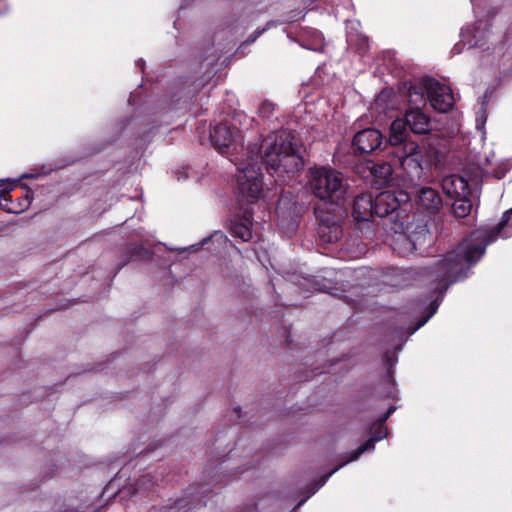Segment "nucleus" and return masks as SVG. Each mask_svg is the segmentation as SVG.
I'll return each instance as SVG.
<instances>
[{"label":"nucleus","instance_id":"obj_1","mask_svg":"<svg viewBox=\"0 0 512 512\" xmlns=\"http://www.w3.org/2000/svg\"><path fill=\"white\" fill-rule=\"evenodd\" d=\"M304 146L298 134L289 129H281L258 137L247 146L246 161L236 163L239 172L237 185L240 198L238 210L230 222L233 237L249 242L253 238V211H243V198L250 203L256 202L263 191L262 167L271 174L294 175L303 170Z\"/></svg>","mask_w":512,"mask_h":512},{"label":"nucleus","instance_id":"obj_2","mask_svg":"<svg viewBox=\"0 0 512 512\" xmlns=\"http://www.w3.org/2000/svg\"><path fill=\"white\" fill-rule=\"evenodd\" d=\"M507 221L503 218L488 237L463 240L454 250L447 252L443 259L429 268V275L436 282L434 293L437 296L430 301L429 312L419 320L414 330L423 326L437 312L446 291L453 283L468 277L470 267L480 260L486 247L501 232Z\"/></svg>","mask_w":512,"mask_h":512},{"label":"nucleus","instance_id":"obj_3","mask_svg":"<svg viewBox=\"0 0 512 512\" xmlns=\"http://www.w3.org/2000/svg\"><path fill=\"white\" fill-rule=\"evenodd\" d=\"M407 127L414 134H426L431 130L430 119L416 106L405 113L403 120H394L390 126L388 154L409 177L420 179L424 173L423 164L426 162V153L407 134Z\"/></svg>","mask_w":512,"mask_h":512},{"label":"nucleus","instance_id":"obj_4","mask_svg":"<svg viewBox=\"0 0 512 512\" xmlns=\"http://www.w3.org/2000/svg\"><path fill=\"white\" fill-rule=\"evenodd\" d=\"M410 195L404 190L382 191L374 196V213L379 218H389L395 225L394 230L403 232V241L409 245V250H417L430 245V232L427 223L423 221L413 229L409 221L411 209Z\"/></svg>","mask_w":512,"mask_h":512},{"label":"nucleus","instance_id":"obj_5","mask_svg":"<svg viewBox=\"0 0 512 512\" xmlns=\"http://www.w3.org/2000/svg\"><path fill=\"white\" fill-rule=\"evenodd\" d=\"M308 185L316 198L331 204L338 205L346 193L342 174L330 167L310 168Z\"/></svg>","mask_w":512,"mask_h":512},{"label":"nucleus","instance_id":"obj_6","mask_svg":"<svg viewBox=\"0 0 512 512\" xmlns=\"http://www.w3.org/2000/svg\"><path fill=\"white\" fill-rule=\"evenodd\" d=\"M357 173L367 184L380 189L392 180V164L387 161L365 160L354 167Z\"/></svg>","mask_w":512,"mask_h":512},{"label":"nucleus","instance_id":"obj_7","mask_svg":"<svg viewBox=\"0 0 512 512\" xmlns=\"http://www.w3.org/2000/svg\"><path fill=\"white\" fill-rule=\"evenodd\" d=\"M384 136L376 128H365L358 131L351 141V152L354 156L365 157L382 150Z\"/></svg>","mask_w":512,"mask_h":512},{"label":"nucleus","instance_id":"obj_8","mask_svg":"<svg viewBox=\"0 0 512 512\" xmlns=\"http://www.w3.org/2000/svg\"><path fill=\"white\" fill-rule=\"evenodd\" d=\"M426 95L431 106L442 113L448 112L454 106L455 99L452 89L431 77L424 80Z\"/></svg>","mask_w":512,"mask_h":512},{"label":"nucleus","instance_id":"obj_9","mask_svg":"<svg viewBox=\"0 0 512 512\" xmlns=\"http://www.w3.org/2000/svg\"><path fill=\"white\" fill-rule=\"evenodd\" d=\"M239 134L240 130L236 126L221 122L210 129L208 140L220 154L226 155L236 148Z\"/></svg>","mask_w":512,"mask_h":512},{"label":"nucleus","instance_id":"obj_10","mask_svg":"<svg viewBox=\"0 0 512 512\" xmlns=\"http://www.w3.org/2000/svg\"><path fill=\"white\" fill-rule=\"evenodd\" d=\"M395 410V406H390L381 417L372 423L370 427L371 438L366 440L362 445H360L351 453L350 460H357L362 453L374 449L375 442L380 441L386 437L387 429L385 427V422L390 417V415L395 412Z\"/></svg>","mask_w":512,"mask_h":512},{"label":"nucleus","instance_id":"obj_11","mask_svg":"<svg viewBox=\"0 0 512 512\" xmlns=\"http://www.w3.org/2000/svg\"><path fill=\"white\" fill-rule=\"evenodd\" d=\"M415 203L418 211L426 213L429 216L438 213L443 205L442 197L439 192L427 186H423L417 190Z\"/></svg>","mask_w":512,"mask_h":512},{"label":"nucleus","instance_id":"obj_12","mask_svg":"<svg viewBox=\"0 0 512 512\" xmlns=\"http://www.w3.org/2000/svg\"><path fill=\"white\" fill-rule=\"evenodd\" d=\"M352 216L357 223L368 222L376 216L374 196L371 193H361L354 198Z\"/></svg>","mask_w":512,"mask_h":512},{"label":"nucleus","instance_id":"obj_13","mask_svg":"<svg viewBox=\"0 0 512 512\" xmlns=\"http://www.w3.org/2000/svg\"><path fill=\"white\" fill-rule=\"evenodd\" d=\"M383 364L386 368V374L382 378L381 384L385 390L382 392L384 398L395 399V379H394V366L396 365L398 358L396 352L387 350L384 352L382 357Z\"/></svg>","mask_w":512,"mask_h":512},{"label":"nucleus","instance_id":"obj_14","mask_svg":"<svg viewBox=\"0 0 512 512\" xmlns=\"http://www.w3.org/2000/svg\"><path fill=\"white\" fill-rule=\"evenodd\" d=\"M441 187L443 192L453 199L471 194L467 180L458 174L445 176L441 181Z\"/></svg>","mask_w":512,"mask_h":512},{"label":"nucleus","instance_id":"obj_15","mask_svg":"<svg viewBox=\"0 0 512 512\" xmlns=\"http://www.w3.org/2000/svg\"><path fill=\"white\" fill-rule=\"evenodd\" d=\"M317 233L324 243H335L342 237V227L335 221L331 220L329 216L320 217Z\"/></svg>","mask_w":512,"mask_h":512},{"label":"nucleus","instance_id":"obj_16","mask_svg":"<svg viewBox=\"0 0 512 512\" xmlns=\"http://www.w3.org/2000/svg\"><path fill=\"white\" fill-rule=\"evenodd\" d=\"M228 238L222 231H216L199 243H194V253L207 250L213 254H220L226 248Z\"/></svg>","mask_w":512,"mask_h":512},{"label":"nucleus","instance_id":"obj_17","mask_svg":"<svg viewBox=\"0 0 512 512\" xmlns=\"http://www.w3.org/2000/svg\"><path fill=\"white\" fill-rule=\"evenodd\" d=\"M151 257V253L148 249L138 244H131L127 247L125 253L122 256V266L127 265L131 261L146 260Z\"/></svg>","mask_w":512,"mask_h":512},{"label":"nucleus","instance_id":"obj_18","mask_svg":"<svg viewBox=\"0 0 512 512\" xmlns=\"http://www.w3.org/2000/svg\"><path fill=\"white\" fill-rule=\"evenodd\" d=\"M472 208L473 205L470 196H462L454 199V202L452 203V213L457 219L469 217L472 212Z\"/></svg>","mask_w":512,"mask_h":512},{"label":"nucleus","instance_id":"obj_19","mask_svg":"<svg viewBox=\"0 0 512 512\" xmlns=\"http://www.w3.org/2000/svg\"><path fill=\"white\" fill-rule=\"evenodd\" d=\"M425 79H426V77L422 79V81L419 85H416V84L410 85V87L408 89L409 102L415 103L416 105L425 102V100H424V94L426 93V89L424 87Z\"/></svg>","mask_w":512,"mask_h":512},{"label":"nucleus","instance_id":"obj_20","mask_svg":"<svg viewBox=\"0 0 512 512\" xmlns=\"http://www.w3.org/2000/svg\"><path fill=\"white\" fill-rule=\"evenodd\" d=\"M275 110L274 104L269 100H264L259 108H258V115L261 118H270Z\"/></svg>","mask_w":512,"mask_h":512},{"label":"nucleus","instance_id":"obj_21","mask_svg":"<svg viewBox=\"0 0 512 512\" xmlns=\"http://www.w3.org/2000/svg\"><path fill=\"white\" fill-rule=\"evenodd\" d=\"M136 490H143V491H146V490H149L153 485H154V481H153V476L151 474H145L143 476H141L137 481H136Z\"/></svg>","mask_w":512,"mask_h":512},{"label":"nucleus","instance_id":"obj_22","mask_svg":"<svg viewBox=\"0 0 512 512\" xmlns=\"http://www.w3.org/2000/svg\"><path fill=\"white\" fill-rule=\"evenodd\" d=\"M187 503L185 500H178L174 506L161 508L158 512H188Z\"/></svg>","mask_w":512,"mask_h":512},{"label":"nucleus","instance_id":"obj_23","mask_svg":"<svg viewBox=\"0 0 512 512\" xmlns=\"http://www.w3.org/2000/svg\"><path fill=\"white\" fill-rule=\"evenodd\" d=\"M8 196H9V194H8V192H7L6 190H1V191H0V206H1L2 208H4V209H6V205H4V204L2 203V199H4L5 201H7V200H8Z\"/></svg>","mask_w":512,"mask_h":512},{"label":"nucleus","instance_id":"obj_24","mask_svg":"<svg viewBox=\"0 0 512 512\" xmlns=\"http://www.w3.org/2000/svg\"><path fill=\"white\" fill-rule=\"evenodd\" d=\"M339 467H336L335 469H333L330 473L326 474V475H323L321 478H320V486L324 485L326 483V481L328 480V478L331 476L332 473H334Z\"/></svg>","mask_w":512,"mask_h":512},{"label":"nucleus","instance_id":"obj_25","mask_svg":"<svg viewBox=\"0 0 512 512\" xmlns=\"http://www.w3.org/2000/svg\"><path fill=\"white\" fill-rule=\"evenodd\" d=\"M256 37L254 36V34L252 33L251 35H249V37L244 41V45H250L252 43H254L256 41Z\"/></svg>","mask_w":512,"mask_h":512},{"label":"nucleus","instance_id":"obj_26","mask_svg":"<svg viewBox=\"0 0 512 512\" xmlns=\"http://www.w3.org/2000/svg\"><path fill=\"white\" fill-rule=\"evenodd\" d=\"M265 31V28H262V29H257L256 31L253 32L254 36L256 37V39L261 35L263 34Z\"/></svg>","mask_w":512,"mask_h":512},{"label":"nucleus","instance_id":"obj_27","mask_svg":"<svg viewBox=\"0 0 512 512\" xmlns=\"http://www.w3.org/2000/svg\"><path fill=\"white\" fill-rule=\"evenodd\" d=\"M136 64H137V66H139L141 69H143L145 62H144V60H143V59H140V60H138V61H137V63H136Z\"/></svg>","mask_w":512,"mask_h":512},{"label":"nucleus","instance_id":"obj_28","mask_svg":"<svg viewBox=\"0 0 512 512\" xmlns=\"http://www.w3.org/2000/svg\"><path fill=\"white\" fill-rule=\"evenodd\" d=\"M234 411L237 413V417H240V412H241L240 407H236V408L234 409Z\"/></svg>","mask_w":512,"mask_h":512},{"label":"nucleus","instance_id":"obj_29","mask_svg":"<svg viewBox=\"0 0 512 512\" xmlns=\"http://www.w3.org/2000/svg\"><path fill=\"white\" fill-rule=\"evenodd\" d=\"M199 142H200L201 144H204V138H203L202 136H200V135H199Z\"/></svg>","mask_w":512,"mask_h":512},{"label":"nucleus","instance_id":"obj_30","mask_svg":"<svg viewBox=\"0 0 512 512\" xmlns=\"http://www.w3.org/2000/svg\"><path fill=\"white\" fill-rule=\"evenodd\" d=\"M349 458H351V456H350ZM350 461H351V460H350V459H348L346 462H343V464H340V466H339V467H343V465H346V463H348V462H350Z\"/></svg>","mask_w":512,"mask_h":512},{"label":"nucleus","instance_id":"obj_31","mask_svg":"<svg viewBox=\"0 0 512 512\" xmlns=\"http://www.w3.org/2000/svg\"><path fill=\"white\" fill-rule=\"evenodd\" d=\"M349 458H351V456H350ZM350 461H351V460H350V459H348L346 462H343V464H340V466H339V467H343V465H346V463H348V462H350Z\"/></svg>","mask_w":512,"mask_h":512},{"label":"nucleus","instance_id":"obj_32","mask_svg":"<svg viewBox=\"0 0 512 512\" xmlns=\"http://www.w3.org/2000/svg\"><path fill=\"white\" fill-rule=\"evenodd\" d=\"M319 487H320V485H319V486H316V487L314 488V491H317V490L319 489Z\"/></svg>","mask_w":512,"mask_h":512},{"label":"nucleus","instance_id":"obj_33","mask_svg":"<svg viewBox=\"0 0 512 512\" xmlns=\"http://www.w3.org/2000/svg\"><path fill=\"white\" fill-rule=\"evenodd\" d=\"M319 487H320V485H319V486H316V487L314 488V491H317V490L319 489Z\"/></svg>","mask_w":512,"mask_h":512},{"label":"nucleus","instance_id":"obj_34","mask_svg":"<svg viewBox=\"0 0 512 512\" xmlns=\"http://www.w3.org/2000/svg\"><path fill=\"white\" fill-rule=\"evenodd\" d=\"M319 487H320V485H319V486H316V487L314 488V491H317V490L319 489Z\"/></svg>","mask_w":512,"mask_h":512}]
</instances>
